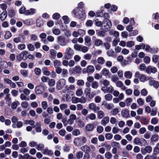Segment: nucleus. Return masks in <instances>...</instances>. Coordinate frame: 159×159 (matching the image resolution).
I'll use <instances>...</instances> for the list:
<instances>
[{
	"label": "nucleus",
	"instance_id": "obj_39",
	"mask_svg": "<svg viewBox=\"0 0 159 159\" xmlns=\"http://www.w3.org/2000/svg\"><path fill=\"white\" fill-rule=\"evenodd\" d=\"M24 123L26 125L29 124L32 126L34 124L35 122L33 120H25L24 121Z\"/></svg>",
	"mask_w": 159,
	"mask_h": 159
},
{
	"label": "nucleus",
	"instance_id": "obj_37",
	"mask_svg": "<svg viewBox=\"0 0 159 159\" xmlns=\"http://www.w3.org/2000/svg\"><path fill=\"white\" fill-rule=\"evenodd\" d=\"M7 16L6 11L3 12L0 15V18L2 21L5 20Z\"/></svg>",
	"mask_w": 159,
	"mask_h": 159
},
{
	"label": "nucleus",
	"instance_id": "obj_59",
	"mask_svg": "<svg viewBox=\"0 0 159 159\" xmlns=\"http://www.w3.org/2000/svg\"><path fill=\"white\" fill-rule=\"evenodd\" d=\"M133 101V99L131 98H128L126 99L125 102L127 106L130 105Z\"/></svg>",
	"mask_w": 159,
	"mask_h": 159
},
{
	"label": "nucleus",
	"instance_id": "obj_15",
	"mask_svg": "<svg viewBox=\"0 0 159 159\" xmlns=\"http://www.w3.org/2000/svg\"><path fill=\"white\" fill-rule=\"evenodd\" d=\"M124 76L126 79H131L133 76V73L129 70L126 71L124 73Z\"/></svg>",
	"mask_w": 159,
	"mask_h": 159
},
{
	"label": "nucleus",
	"instance_id": "obj_2",
	"mask_svg": "<svg viewBox=\"0 0 159 159\" xmlns=\"http://www.w3.org/2000/svg\"><path fill=\"white\" fill-rule=\"evenodd\" d=\"M74 54L73 50L71 48L68 47L66 49L64 56L66 59L68 60L71 58Z\"/></svg>",
	"mask_w": 159,
	"mask_h": 159
},
{
	"label": "nucleus",
	"instance_id": "obj_4",
	"mask_svg": "<svg viewBox=\"0 0 159 159\" xmlns=\"http://www.w3.org/2000/svg\"><path fill=\"white\" fill-rule=\"evenodd\" d=\"M28 52L26 51L22 52L20 54L16 56L17 59L19 61H21L22 60H25L27 59V55Z\"/></svg>",
	"mask_w": 159,
	"mask_h": 159
},
{
	"label": "nucleus",
	"instance_id": "obj_64",
	"mask_svg": "<svg viewBox=\"0 0 159 159\" xmlns=\"http://www.w3.org/2000/svg\"><path fill=\"white\" fill-rule=\"evenodd\" d=\"M105 157L107 159H111L112 157V154L109 152H107L105 153Z\"/></svg>",
	"mask_w": 159,
	"mask_h": 159
},
{
	"label": "nucleus",
	"instance_id": "obj_56",
	"mask_svg": "<svg viewBox=\"0 0 159 159\" xmlns=\"http://www.w3.org/2000/svg\"><path fill=\"white\" fill-rule=\"evenodd\" d=\"M81 47L82 45H79V44H76L74 45V48L75 50L78 51H80Z\"/></svg>",
	"mask_w": 159,
	"mask_h": 159
},
{
	"label": "nucleus",
	"instance_id": "obj_55",
	"mask_svg": "<svg viewBox=\"0 0 159 159\" xmlns=\"http://www.w3.org/2000/svg\"><path fill=\"white\" fill-rule=\"evenodd\" d=\"M18 49L20 50H24L26 48V45L24 44H20L17 46Z\"/></svg>",
	"mask_w": 159,
	"mask_h": 159
},
{
	"label": "nucleus",
	"instance_id": "obj_36",
	"mask_svg": "<svg viewBox=\"0 0 159 159\" xmlns=\"http://www.w3.org/2000/svg\"><path fill=\"white\" fill-rule=\"evenodd\" d=\"M102 105H104L105 107L108 110H111L114 107L113 105H111L110 104L107 103H104V102L102 103Z\"/></svg>",
	"mask_w": 159,
	"mask_h": 159
},
{
	"label": "nucleus",
	"instance_id": "obj_26",
	"mask_svg": "<svg viewBox=\"0 0 159 159\" xmlns=\"http://www.w3.org/2000/svg\"><path fill=\"white\" fill-rule=\"evenodd\" d=\"M52 33L55 35H58L61 34L60 30L54 27L52 29Z\"/></svg>",
	"mask_w": 159,
	"mask_h": 159
},
{
	"label": "nucleus",
	"instance_id": "obj_53",
	"mask_svg": "<svg viewBox=\"0 0 159 159\" xmlns=\"http://www.w3.org/2000/svg\"><path fill=\"white\" fill-rule=\"evenodd\" d=\"M141 120L142 123L145 125H146L149 123V121L147 120L146 117L145 116L142 117Z\"/></svg>",
	"mask_w": 159,
	"mask_h": 159
},
{
	"label": "nucleus",
	"instance_id": "obj_47",
	"mask_svg": "<svg viewBox=\"0 0 159 159\" xmlns=\"http://www.w3.org/2000/svg\"><path fill=\"white\" fill-rule=\"evenodd\" d=\"M0 63L1 66L4 68L7 67V63L5 61H2V58H0Z\"/></svg>",
	"mask_w": 159,
	"mask_h": 159
},
{
	"label": "nucleus",
	"instance_id": "obj_17",
	"mask_svg": "<svg viewBox=\"0 0 159 159\" xmlns=\"http://www.w3.org/2000/svg\"><path fill=\"white\" fill-rule=\"evenodd\" d=\"M69 118L70 119L68 121V123L70 125H71L73 123L74 121L76 119V116L74 114H71L70 115Z\"/></svg>",
	"mask_w": 159,
	"mask_h": 159
},
{
	"label": "nucleus",
	"instance_id": "obj_14",
	"mask_svg": "<svg viewBox=\"0 0 159 159\" xmlns=\"http://www.w3.org/2000/svg\"><path fill=\"white\" fill-rule=\"evenodd\" d=\"M142 142H146V140L143 138H135L134 140V143L136 145H140L142 144Z\"/></svg>",
	"mask_w": 159,
	"mask_h": 159
},
{
	"label": "nucleus",
	"instance_id": "obj_35",
	"mask_svg": "<svg viewBox=\"0 0 159 159\" xmlns=\"http://www.w3.org/2000/svg\"><path fill=\"white\" fill-rule=\"evenodd\" d=\"M65 89L67 91L70 90H75V86L73 84H70L69 85H66L65 87Z\"/></svg>",
	"mask_w": 159,
	"mask_h": 159
},
{
	"label": "nucleus",
	"instance_id": "obj_11",
	"mask_svg": "<svg viewBox=\"0 0 159 159\" xmlns=\"http://www.w3.org/2000/svg\"><path fill=\"white\" fill-rule=\"evenodd\" d=\"M43 87L40 85H38L35 87L34 91L36 94H40L42 93L44 91Z\"/></svg>",
	"mask_w": 159,
	"mask_h": 159
},
{
	"label": "nucleus",
	"instance_id": "obj_44",
	"mask_svg": "<svg viewBox=\"0 0 159 159\" xmlns=\"http://www.w3.org/2000/svg\"><path fill=\"white\" fill-rule=\"evenodd\" d=\"M57 52L54 49H51L50 50V58H54L56 56Z\"/></svg>",
	"mask_w": 159,
	"mask_h": 159
},
{
	"label": "nucleus",
	"instance_id": "obj_9",
	"mask_svg": "<svg viewBox=\"0 0 159 159\" xmlns=\"http://www.w3.org/2000/svg\"><path fill=\"white\" fill-rule=\"evenodd\" d=\"M84 93L86 96L90 99L93 98L95 95V94L91 93L90 88H86L84 90Z\"/></svg>",
	"mask_w": 159,
	"mask_h": 159
},
{
	"label": "nucleus",
	"instance_id": "obj_43",
	"mask_svg": "<svg viewBox=\"0 0 159 159\" xmlns=\"http://www.w3.org/2000/svg\"><path fill=\"white\" fill-rule=\"evenodd\" d=\"M44 145L42 144H37L36 148L39 151H42L44 150Z\"/></svg>",
	"mask_w": 159,
	"mask_h": 159
},
{
	"label": "nucleus",
	"instance_id": "obj_20",
	"mask_svg": "<svg viewBox=\"0 0 159 159\" xmlns=\"http://www.w3.org/2000/svg\"><path fill=\"white\" fill-rule=\"evenodd\" d=\"M5 100L7 104L10 105L11 102V95L10 94H6L5 97Z\"/></svg>",
	"mask_w": 159,
	"mask_h": 159
},
{
	"label": "nucleus",
	"instance_id": "obj_33",
	"mask_svg": "<svg viewBox=\"0 0 159 159\" xmlns=\"http://www.w3.org/2000/svg\"><path fill=\"white\" fill-rule=\"evenodd\" d=\"M97 62L98 64L100 65H103L105 62V60L102 57H98L97 60Z\"/></svg>",
	"mask_w": 159,
	"mask_h": 159
},
{
	"label": "nucleus",
	"instance_id": "obj_41",
	"mask_svg": "<svg viewBox=\"0 0 159 159\" xmlns=\"http://www.w3.org/2000/svg\"><path fill=\"white\" fill-rule=\"evenodd\" d=\"M53 65L55 68L60 66L61 65V62L58 60H55L53 61Z\"/></svg>",
	"mask_w": 159,
	"mask_h": 159
},
{
	"label": "nucleus",
	"instance_id": "obj_50",
	"mask_svg": "<svg viewBox=\"0 0 159 159\" xmlns=\"http://www.w3.org/2000/svg\"><path fill=\"white\" fill-rule=\"evenodd\" d=\"M112 98V96L110 94H107L105 95V99L107 101H110L111 100Z\"/></svg>",
	"mask_w": 159,
	"mask_h": 159
},
{
	"label": "nucleus",
	"instance_id": "obj_6",
	"mask_svg": "<svg viewBox=\"0 0 159 159\" xmlns=\"http://www.w3.org/2000/svg\"><path fill=\"white\" fill-rule=\"evenodd\" d=\"M152 151V147L149 145L147 146L145 148H142L141 149V153L143 155H145L147 153H150Z\"/></svg>",
	"mask_w": 159,
	"mask_h": 159
},
{
	"label": "nucleus",
	"instance_id": "obj_61",
	"mask_svg": "<svg viewBox=\"0 0 159 159\" xmlns=\"http://www.w3.org/2000/svg\"><path fill=\"white\" fill-rule=\"evenodd\" d=\"M119 112V110L117 108H115L111 111V114L113 116L116 115Z\"/></svg>",
	"mask_w": 159,
	"mask_h": 159
},
{
	"label": "nucleus",
	"instance_id": "obj_49",
	"mask_svg": "<svg viewBox=\"0 0 159 159\" xmlns=\"http://www.w3.org/2000/svg\"><path fill=\"white\" fill-rule=\"evenodd\" d=\"M92 57V55L90 54L89 53L85 54L83 56V58L85 60L88 61L91 60Z\"/></svg>",
	"mask_w": 159,
	"mask_h": 159
},
{
	"label": "nucleus",
	"instance_id": "obj_22",
	"mask_svg": "<svg viewBox=\"0 0 159 159\" xmlns=\"http://www.w3.org/2000/svg\"><path fill=\"white\" fill-rule=\"evenodd\" d=\"M84 41L85 44L88 46H90L91 45L90 43L91 38L88 36H86L84 37Z\"/></svg>",
	"mask_w": 159,
	"mask_h": 159
},
{
	"label": "nucleus",
	"instance_id": "obj_51",
	"mask_svg": "<svg viewBox=\"0 0 159 159\" xmlns=\"http://www.w3.org/2000/svg\"><path fill=\"white\" fill-rule=\"evenodd\" d=\"M159 121L158 119L156 117L152 118L151 120V123L153 125H156L157 124Z\"/></svg>",
	"mask_w": 159,
	"mask_h": 159
},
{
	"label": "nucleus",
	"instance_id": "obj_46",
	"mask_svg": "<svg viewBox=\"0 0 159 159\" xmlns=\"http://www.w3.org/2000/svg\"><path fill=\"white\" fill-rule=\"evenodd\" d=\"M21 74L25 77H28V72L27 70H21L20 71Z\"/></svg>",
	"mask_w": 159,
	"mask_h": 159
},
{
	"label": "nucleus",
	"instance_id": "obj_7",
	"mask_svg": "<svg viewBox=\"0 0 159 159\" xmlns=\"http://www.w3.org/2000/svg\"><path fill=\"white\" fill-rule=\"evenodd\" d=\"M89 108L94 112H96L99 110L100 107L99 106H97V105L94 103H91L89 104Z\"/></svg>",
	"mask_w": 159,
	"mask_h": 159
},
{
	"label": "nucleus",
	"instance_id": "obj_30",
	"mask_svg": "<svg viewBox=\"0 0 159 159\" xmlns=\"http://www.w3.org/2000/svg\"><path fill=\"white\" fill-rule=\"evenodd\" d=\"M158 135L157 134H155L152 136L151 140L152 142H156L158 141Z\"/></svg>",
	"mask_w": 159,
	"mask_h": 159
},
{
	"label": "nucleus",
	"instance_id": "obj_62",
	"mask_svg": "<svg viewBox=\"0 0 159 159\" xmlns=\"http://www.w3.org/2000/svg\"><path fill=\"white\" fill-rule=\"evenodd\" d=\"M71 101L73 103H77L79 102V98L75 97H73L72 98Z\"/></svg>",
	"mask_w": 159,
	"mask_h": 159
},
{
	"label": "nucleus",
	"instance_id": "obj_34",
	"mask_svg": "<svg viewBox=\"0 0 159 159\" xmlns=\"http://www.w3.org/2000/svg\"><path fill=\"white\" fill-rule=\"evenodd\" d=\"M41 105L42 108L44 110H45L48 107V103L46 101H42L41 102Z\"/></svg>",
	"mask_w": 159,
	"mask_h": 159
},
{
	"label": "nucleus",
	"instance_id": "obj_27",
	"mask_svg": "<svg viewBox=\"0 0 159 159\" xmlns=\"http://www.w3.org/2000/svg\"><path fill=\"white\" fill-rule=\"evenodd\" d=\"M42 72L43 74L46 76H49L50 75L51 73L49 71L48 69L46 67H44L42 69Z\"/></svg>",
	"mask_w": 159,
	"mask_h": 159
},
{
	"label": "nucleus",
	"instance_id": "obj_40",
	"mask_svg": "<svg viewBox=\"0 0 159 159\" xmlns=\"http://www.w3.org/2000/svg\"><path fill=\"white\" fill-rule=\"evenodd\" d=\"M75 94L78 97L81 96L83 94L82 89L81 88L78 89L75 92Z\"/></svg>",
	"mask_w": 159,
	"mask_h": 159
},
{
	"label": "nucleus",
	"instance_id": "obj_18",
	"mask_svg": "<svg viewBox=\"0 0 159 159\" xmlns=\"http://www.w3.org/2000/svg\"><path fill=\"white\" fill-rule=\"evenodd\" d=\"M151 77H146V76L143 74H141L140 75L139 77V79L141 82H144L146 81L149 80V78Z\"/></svg>",
	"mask_w": 159,
	"mask_h": 159
},
{
	"label": "nucleus",
	"instance_id": "obj_29",
	"mask_svg": "<svg viewBox=\"0 0 159 159\" xmlns=\"http://www.w3.org/2000/svg\"><path fill=\"white\" fill-rule=\"evenodd\" d=\"M94 44L96 46H99L103 44V42L101 40L96 39L94 41Z\"/></svg>",
	"mask_w": 159,
	"mask_h": 159
},
{
	"label": "nucleus",
	"instance_id": "obj_25",
	"mask_svg": "<svg viewBox=\"0 0 159 159\" xmlns=\"http://www.w3.org/2000/svg\"><path fill=\"white\" fill-rule=\"evenodd\" d=\"M36 12L35 9L31 8L29 10H27V12L26 13L27 16L32 15L35 14Z\"/></svg>",
	"mask_w": 159,
	"mask_h": 159
},
{
	"label": "nucleus",
	"instance_id": "obj_24",
	"mask_svg": "<svg viewBox=\"0 0 159 159\" xmlns=\"http://www.w3.org/2000/svg\"><path fill=\"white\" fill-rule=\"evenodd\" d=\"M19 12L20 14H24L27 15L26 13L27 12V10H26V8L25 7L22 6L19 9Z\"/></svg>",
	"mask_w": 159,
	"mask_h": 159
},
{
	"label": "nucleus",
	"instance_id": "obj_21",
	"mask_svg": "<svg viewBox=\"0 0 159 159\" xmlns=\"http://www.w3.org/2000/svg\"><path fill=\"white\" fill-rule=\"evenodd\" d=\"M42 152L44 155L49 156H51L53 154V152L52 151L48 149H45L43 150L42 151Z\"/></svg>",
	"mask_w": 159,
	"mask_h": 159
},
{
	"label": "nucleus",
	"instance_id": "obj_23",
	"mask_svg": "<svg viewBox=\"0 0 159 159\" xmlns=\"http://www.w3.org/2000/svg\"><path fill=\"white\" fill-rule=\"evenodd\" d=\"M80 137H77L74 139V144L77 146H79L82 145Z\"/></svg>",
	"mask_w": 159,
	"mask_h": 159
},
{
	"label": "nucleus",
	"instance_id": "obj_13",
	"mask_svg": "<svg viewBox=\"0 0 159 159\" xmlns=\"http://www.w3.org/2000/svg\"><path fill=\"white\" fill-rule=\"evenodd\" d=\"M150 79L149 84L151 86H153L155 88H157L159 87V83L158 82L154 80L152 77L149 78Z\"/></svg>",
	"mask_w": 159,
	"mask_h": 159
},
{
	"label": "nucleus",
	"instance_id": "obj_19",
	"mask_svg": "<svg viewBox=\"0 0 159 159\" xmlns=\"http://www.w3.org/2000/svg\"><path fill=\"white\" fill-rule=\"evenodd\" d=\"M96 119V116L93 113H91L85 117V119L88 120L90 119L91 120H94Z\"/></svg>",
	"mask_w": 159,
	"mask_h": 159
},
{
	"label": "nucleus",
	"instance_id": "obj_45",
	"mask_svg": "<svg viewBox=\"0 0 159 159\" xmlns=\"http://www.w3.org/2000/svg\"><path fill=\"white\" fill-rule=\"evenodd\" d=\"M129 111L127 109H123L122 111V115L124 117H127L129 115Z\"/></svg>",
	"mask_w": 159,
	"mask_h": 159
},
{
	"label": "nucleus",
	"instance_id": "obj_57",
	"mask_svg": "<svg viewBox=\"0 0 159 159\" xmlns=\"http://www.w3.org/2000/svg\"><path fill=\"white\" fill-rule=\"evenodd\" d=\"M41 126V125L40 123H38L36 124V131L37 132H39L41 131L42 129Z\"/></svg>",
	"mask_w": 159,
	"mask_h": 159
},
{
	"label": "nucleus",
	"instance_id": "obj_8",
	"mask_svg": "<svg viewBox=\"0 0 159 159\" xmlns=\"http://www.w3.org/2000/svg\"><path fill=\"white\" fill-rule=\"evenodd\" d=\"M57 42L61 46H65L67 43L65 38L61 36L57 37Z\"/></svg>",
	"mask_w": 159,
	"mask_h": 159
},
{
	"label": "nucleus",
	"instance_id": "obj_63",
	"mask_svg": "<svg viewBox=\"0 0 159 159\" xmlns=\"http://www.w3.org/2000/svg\"><path fill=\"white\" fill-rule=\"evenodd\" d=\"M28 49L31 51H32L34 50V47L33 45L31 43H29L27 45Z\"/></svg>",
	"mask_w": 159,
	"mask_h": 159
},
{
	"label": "nucleus",
	"instance_id": "obj_10",
	"mask_svg": "<svg viewBox=\"0 0 159 159\" xmlns=\"http://www.w3.org/2000/svg\"><path fill=\"white\" fill-rule=\"evenodd\" d=\"M95 70L94 67L92 65L88 66L86 68L83 69V72L88 73H93Z\"/></svg>",
	"mask_w": 159,
	"mask_h": 159
},
{
	"label": "nucleus",
	"instance_id": "obj_38",
	"mask_svg": "<svg viewBox=\"0 0 159 159\" xmlns=\"http://www.w3.org/2000/svg\"><path fill=\"white\" fill-rule=\"evenodd\" d=\"M104 116V112L102 111H99L97 112V117L98 119H102Z\"/></svg>",
	"mask_w": 159,
	"mask_h": 159
},
{
	"label": "nucleus",
	"instance_id": "obj_48",
	"mask_svg": "<svg viewBox=\"0 0 159 159\" xmlns=\"http://www.w3.org/2000/svg\"><path fill=\"white\" fill-rule=\"evenodd\" d=\"M91 85L93 89H97L98 87L99 84L97 82L94 81L92 82Z\"/></svg>",
	"mask_w": 159,
	"mask_h": 159
},
{
	"label": "nucleus",
	"instance_id": "obj_5",
	"mask_svg": "<svg viewBox=\"0 0 159 159\" xmlns=\"http://www.w3.org/2000/svg\"><path fill=\"white\" fill-rule=\"evenodd\" d=\"M66 80L64 79H60L57 83L56 88L57 90H59L62 89L65 85Z\"/></svg>",
	"mask_w": 159,
	"mask_h": 159
},
{
	"label": "nucleus",
	"instance_id": "obj_58",
	"mask_svg": "<svg viewBox=\"0 0 159 159\" xmlns=\"http://www.w3.org/2000/svg\"><path fill=\"white\" fill-rule=\"evenodd\" d=\"M110 122L112 124H116L117 122V120L116 118L112 117L110 118Z\"/></svg>",
	"mask_w": 159,
	"mask_h": 159
},
{
	"label": "nucleus",
	"instance_id": "obj_28",
	"mask_svg": "<svg viewBox=\"0 0 159 159\" xmlns=\"http://www.w3.org/2000/svg\"><path fill=\"white\" fill-rule=\"evenodd\" d=\"M11 119L12 122L13 123V124L12 125V127L14 128H16V123L18 122V118L16 116H14L11 118Z\"/></svg>",
	"mask_w": 159,
	"mask_h": 159
},
{
	"label": "nucleus",
	"instance_id": "obj_1",
	"mask_svg": "<svg viewBox=\"0 0 159 159\" xmlns=\"http://www.w3.org/2000/svg\"><path fill=\"white\" fill-rule=\"evenodd\" d=\"M80 149L86 153L89 154L91 152H94L95 151V148L93 145H90L89 146L85 145L81 147Z\"/></svg>",
	"mask_w": 159,
	"mask_h": 159
},
{
	"label": "nucleus",
	"instance_id": "obj_52",
	"mask_svg": "<svg viewBox=\"0 0 159 159\" xmlns=\"http://www.w3.org/2000/svg\"><path fill=\"white\" fill-rule=\"evenodd\" d=\"M12 36V34L10 31H7L4 35V38L6 39H8Z\"/></svg>",
	"mask_w": 159,
	"mask_h": 159
},
{
	"label": "nucleus",
	"instance_id": "obj_54",
	"mask_svg": "<svg viewBox=\"0 0 159 159\" xmlns=\"http://www.w3.org/2000/svg\"><path fill=\"white\" fill-rule=\"evenodd\" d=\"M109 73V70L106 68H104L101 71L102 74L104 76H107Z\"/></svg>",
	"mask_w": 159,
	"mask_h": 159
},
{
	"label": "nucleus",
	"instance_id": "obj_31",
	"mask_svg": "<svg viewBox=\"0 0 159 159\" xmlns=\"http://www.w3.org/2000/svg\"><path fill=\"white\" fill-rule=\"evenodd\" d=\"M23 36V35L20 34L18 37L15 38L13 39V41L16 43H18L21 42V37Z\"/></svg>",
	"mask_w": 159,
	"mask_h": 159
},
{
	"label": "nucleus",
	"instance_id": "obj_32",
	"mask_svg": "<svg viewBox=\"0 0 159 159\" xmlns=\"http://www.w3.org/2000/svg\"><path fill=\"white\" fill-rule=\"evenodd\" d=\"M94 128V126L93 124H89L86 125V129L87 131H92Z\"/></svg>",
	"mask_w": 159,
	"mask_h": 159
},
{
	"label": "nucleus",
	"instance_id": "obj_42",
	"mask_svg": "<svg viewBox=\"0 0 159 159\" xmlns=\"http://www.w3.org/2000/svg\"><path fill=\"white\" fill-rule=\"evenodd\" d=\"M110 34L111 35H113L116 37H117L119 36V33L116 31L111 30L110 31Z\"/></svg>",
	"mask_w": 159,
	"mask_h": 159
},
{
	"label": "nucleus",
	"instance_id": "obj_3",
	"mask_svg": "<svg viewBox=\"0 0 159 159\" xmlns=\"http://www.w3.org/2000/svg\"><path fill=\"white\" fill-rule=\"evenodd\" d=\"M102 27L105 28L103 29L105 31L111 27L112 24L111 21L108 19H105L102 22Z\"/></svg>",
	"mask_w": 159,
	"mask_h": 159
},
{
	"label": "nucleus",
	"instance_id": "obj_16",
	"mask_svg": "<svg viewBox=\"0 0 159 159\" xmlns=\"http://www.w3.org/2000/svg\"><path fill=\"white\" fill-rule=\"evenodd\" d=\"M110 120L109 117L106 116L101 120V124L103 126H105L109 122Z\"/></svg>",
	"mask_w": 159,
	"mask_h": 159
},
{
	"label": "nucleus",
	"instance_id": "obj_12",
	"mask_svg": "<svg viewBox=\"0 0 159 159\" xmlns=\"http://www.w3.org/2000/svg\"><path fill=\"white\" fill-rule=\"evenodd\" d=\"M145 71L148 74H150L151 73L154 74L157 72V70L156 68L152 67L149 66L146 68Z\"/></svg>",
	"mask_w": 159,
	"mask_h": 159
},
{
	"label": "nucleus",
	"instance_id": "obj_60",
	"mask_svg": "<svg viewBox=\"0 0 159 159\" xmlns=\"http://www.w3.org/2000/svg\"><path fill=\"white\" fill-rule=\"evenodd\" d=\"M82 69L79 66H75L74 67V71L77 73H80L81 72Z\"/></svg>",
	"mask_w": 159,
	"mask_h": 159
}]
</instances>
